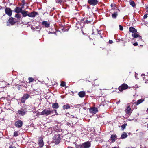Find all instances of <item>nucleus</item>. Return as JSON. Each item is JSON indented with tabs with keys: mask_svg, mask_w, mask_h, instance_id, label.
Segmentation results:
<instances>
[{
	"mask_svg": "<svg viewBox=\"0 0 148 148\" xmlns=\"http://www.w3.org/2000/svg\"><path fill=\"white\" fill-rule=\"evenodd\" d=\"M137 38V41H139V40H139V39L138 38Z\"/></svg>",
	"mask_w": 148,
	"mask_h": 148,
	"instance_id": "46",
	"label": "nucleus"
},
{
	"mask_svg": "<svg viewBox=\"0 0 148 148\" xmlns=\"http://www.w3.org/2000/svg\"><path fill=\"white\" fill-rule=\"evenodd\" d=\"M9 148H16L14 146L12 145H10V146Z\"/></svg>",
	"mask_w": 148,
	"mask_h": 148,
	"instance_id": "36",
	"label": "nucleus"
},
{
	"mask_svg": "<svg viewBox=\"0 0 148 148\" xmlns=\"http://www.w3.org/2000/svg\"><path fill=\"white\" fill-rule=\"evenodd\" d=\"M60 85L61 86L64 87L65 86V83L64 82H62Z\"/></svg>",
	"mask_w": 148,
	"mask_h": 148,
	"instance_id": "32",
	"label": "nucleus"
},
{
	"mask_svg": "<svg viewBox=\"0 0 148 148\" xmlns=\"http://www.w3.org/2000/svg\"><path fill=\"white\" fill-rule=\"evenodd\" d=\"M15 17L18 19H20L21 17V16L19 14H17L15 15Z\"/></svg>",
	"mask_w": 148,
	"mask_h": 148,
	"instance_id": "31",
	"label": "nucleus"
},
{
	"mask_svg": "<svg viewBox=\"0 0 148 148\" xmlns=\"http://www.w3.org/2000/svg\"><path fill=\"white\" fill-rule=\"evenodd\" d=\"M66 116L70 118H71V115H70V114L69 113H67L66 114Z\"/></svg>",
	"mask_w": 148,
	"mask_h": 148,
	"instance_id": "33",
	"label": "nucleus"
},
{
	"mask_svg": "<svg viewBox=\"0 0 148 148\" xmlns=\"http://www.w3.org/2000/svg\"><path fill=\"white\" fill-rule=\"evenodd\" d=\"M30 97V95L27 94H25L22 97L21 99V102L22 103H24L26 100L27 99Z\"/></svg>",
	"mask_w": 148,
	"mask_h": 148,
	"instance_id": "7",
	"label": "nucleus"
},
{
	"mask_svg": "<svg viewBox=\"0 0 148 148\" xmlns=\"http://www.w3.org/2000/svg\"><path fill=\"white\" fill-rule=\"evenodd\" d=\"M127 134L126 133L124 132L121 135V139L125 138L127 137Z\"/></svg>",
	"mask_w": 148,
	"mask_h": 148,
	"instance_id": "22",
	"label": "nucleus"
},
{
	"mask_svg": "<svg viewBox=\"0 0 148 148\" xmlns=\"http://www.w3.org/2000/svg\"><path fill=\"white\" fill-rule=\"evenodd\" d=\"M119 29L120 30H123V27H122V26L120 25H119Z\"/></svg>",
	"mask_w": 148,
	"mask_h": 148,
	"instance_id": "35",
	"label": "nucleus"
},
{
	"mask_svg": "<svg viewBox=\"0 0 148 148\" xmlns=\"http://www.w3.org/2000/svg\"><path fill=\"white\" fill-rule=\"evenodd\" d=\"M53 110L51 111L49 110V108L45 109L42 111L40 113L41 115H45L46 116L52 113Z\"/></svg>",
	"mask_w": 148,
	"mask_h": 148,
	"instance_id": "1",
	"label": "nucleus"
},
{
	"mask_svg": "<svg viewBox=\"0 0 148 148\" xmlns=\"http://www.w3.org/2000/svg\"><path fill=\"white\" fill-rule=\"evenodd\" d=\"M130 31L132 32V34L136 33L137 32V30L135 28L133 27H130L129 29Z\"/></svg>",
	"mask_w": 148,
	"mask_h": 148,
	"instance_id": "21",
	"label": "nucleus"
},
{
	"mask_svg": "<svg viewBox=\"0 0 148 148\" xmlns=\"http://www.w3.org/2000/svg\"><path fill=\"white\" fill-rule=\"evenodd\" d=\"M112 4H111V7H112Z\"/></svg>",
	"mask_w": 148,
	"mask_h": 148,
	"instance_id": "49",
	"label": "nucleus"
},
{
	"mask_svg": "<svg viewBox=\"0 0 148 148\" xmlns=\"http://www.w3.org/2000/svg\"><path fill=\"white\" fill-rule=\"evenodd\" d=\"M137 107H136V108L135 109H137Z\"/></svg>",
	"mask_w": 148,
	"mask_h": 148,
	"instance_id": "50",
	"label": "nucleus"
},
{
	"mask_svg": "<svg viewBox=\"0 0 148 148\" xmlns=\"http://www.w3.org/2000/svg\"><path fill=\"white\" fill-rule=\"evenodd\" d=\"M26 112L25 109H21L18 111V114L21 115H23L25 114Z\"/></svg>",
	"mask_w": 148,
	"mask_h": 148,
	"instance_id": "10",
	"label": "nucleus"
},
{
	"mask_svg": "<svg viewBox=\"0 0 148 148\" xmlns=\"http://www.w3.org/2000/svg\"><path fill=\"white\" fill-rule=\"evenodd\" d=\"M23 4L22 5L23 6L24 5H25V4H26V3H25L24 0H23Z\"/></svg>",
	"mask_w": 148,
	"mask_h": 148,
	"instance_id": "43",
	"label": "nucleus"
},
{
	"mask_svg": "<svg viewBox=\"0 0 148 148\" xmlns=\"http://www.w3.org/2000/svg\"><path fill=\"white\" fill-rule=\"evenodd\" d=\"M85 92L84 91H80L79 92L78 95L81 98H83L84 97L85 95Z\"/></svg>",
	"mask_w": 148,
	"mask_h": 148,
	"instance_id": "18",
	"label": "nucleus"
},
{
	"mask_svg": "<svg viewBox=\"0 0 148 148\" xmlns=\"http://www.w3.org/2000/svg\"><path fill=\"white\" fill-rule=\"evenodd\" d=\"M127 125V124L124 123L121 126V128L122 130H123L125 128L126 126Z\"/></svg>",
	"mask_w": 148,
	"mask_h": 148,
	"instance_id": "29",
	"label": "nucleus"
},
{
	"mask_svg": "<svg viewBox=\"0 0 148 148\" xmlns=\"http://www.w3.org/2000/svg\"><path fill=\"white\" fill-rule=\"evenodd\" d=\"M127 114L130 115L132 112V111L130 106H128L125 110Z\"/></svg>",
	"mask_w": 148,
	"mask_h": 148,
	"instance_id": "14",
	"label": "nucleus"
},
{
	"mask_svg": "<svg viewBox=\"0 0 148 148\" xmlns=\"http://www.w3.org/2000/svg\"><path fill=\"white\" fill-rule=\"evenodd\" d=\"M71 118H76V117H75V116H73V115H71Z\"/></svg>",
	"mask_w": 148,
	"mask_h": 148,
	"instance_id": "42",
	"label": "nucleus"
},
{
	"mask_svg": "<svg viewBox=\"0 0 148 148\" xmlns=\"http://www.w3.org/2000/svg\"><path fill=\"white\" fill-rule=\"evenodd\" d=\"M67 148H74L70 146L68 147Z\"/></svg>",
	"mask_w": 148,
	"mask_h": 148,
	"instance_id": "45",
	"label": "nucleus"
},
{
	"mask_svg": "<svg viewBox=\"0 0 148 148\" xmlns=\"http://www.w3.org/2000/svg\"><path fill=\"white\" fill-rule=\"evenodd\" d=\"M23 124L22 121L20 120L16 121L15 123V126L18 128L21 127Z\"/></svg>",
	"mask_w": 148,
	"mask_h": 148,
	"instance_id": "6",
	"label": "nucleus"
},
{
	"mask_svg": "<svg viewBox=\"0 0 148 148\" xmlns=\"http://www.w3.org/2000/svg\"><path fill=\"white\" fill-rule=\"evenodd\" d=\"M42 24L46 27H49V23L47 21H43L42 22Z\"/></svg>",
	"mask_w": 148,
	"mask_h": 148,
	"instance_id": "20",
	"label": "nucleus"
},
{
	"mask_svg": "<svg viewBox=\"0 0 148 148\" xmlns=\"http://www.w3.org/2000/svg\"><path fill=\"white\" fill-rule=\"evenodd\" d=\"M31 29L32 30H34V28L33 27H32V26L31 27Z\"/></svg>",
	"mask_w": 148,
	"mask_h": 148,
	"instance_id": "41",
	"label": "nucleus"
},
{
	"mask_svg": "<svg viewBox=\"0 0 148 148\" xmlns=\"http://www.w3.org/2000/svg\"><path fill=\"white\" fill-rule=\"evenodd\" d=\"M138 33H137V32H136V33L132 34V35L134 38H138L139 40H141L142 37L140 36Z\"/></svg>",
	"mask_w": 148,
	"mask_h": 148,
	"instance_id": "12",
	"label": "nucleus"
},
{
	"mask_svg": "<svg viewBox=\"0 0 148 148\" xmlns=\"http://www.w3.org/2000/svg\"><path fill=\"white\" fill-rule=\"evenodd\" d=\"M89 112L90 113L95 114L98 111V109L95 107H91L89 109Z\"/></svg>",
	"mask_w": 148,
	"mask_h": 148,
	"instance_id": "4",
	"label": "nucleus"
},
{
	"mask_svg": "<svg viewBox=\"0 0 148 148\" xmlns=\"http://www.w3.org/2000/svg\"><path fill=\"white\" fill-rule=\"evenodd\" d=\"M5 13L6 14L9 16H10L12 14V10L9 8H6L5 10Z\"/></svg>",
	"mask_w": 148,
	"mask_h": 148,
	"instance_id": "8",
	"label": "nucleus"
},
{
	"mask_svg": "<svg viewBox=\"0 0 148 148\" xmlns=\"http://www.w3.org/2000/svg\"><path fill=\"white\" fill-rule=\"evenodd\" d=\"M57 2V3H61V2H60V1H56Z\"/></svg>",
	"mask_w": 148,
	"mask_h": 148,
	"instance_id": "44",
	"label": "nucleus"
},
{
	"mask_svg": "<svg viewBox=\"0 0 148 148\" xmlns=\"http://www.w3.org/2000/svg\"><path fill=\"white\" fill-rule=\"evenodd\" d=\"M128 86L126 84H123L119 87V91H122L123 90L127 89L128 88Z\"/></svg>",
	"mask_w": 148,
	"mask_h": 148,
	"instance_id": "3",
	"label": "nucleus"
},
{
	"mask_svg": "<svg viewBox=\"0 0 148 148\" xmlns=\"http://www.w3.org/2000/svg\"><path fill=\"white\" fill-rule=\"evenodd\" d=\"M147 17V14H145L144 15L143 18L144 19H146Z\"/></svg>",
	"mask_w": 148,
	"mask_h": 148,
	"instance_id": "37",
	"label": "nucleus"
},
{
	"mask_svg": "<svg viewBox=\"0 0 148 148\" xmlns=\"http://www.w3.org/2000/svg\"><path fill=\"white\" fill-rule=\"evenodd\" d=\"M130 4L132 7H134L136 6L134 2L132 0H130Z\"/></svg>",
	"mask_w": 148,
	"mask_h": 148,
	"instance_id": "26",
	"label": "nucleus"
},
{
	"mask_svg": "<svg viewBox=\"0 0 148 148\" xmlns=\"http://www.w3.org/2000/svg\"><path fill=\"white\" fill-rule=\"evenodd\" d=\"M18 136V134L17 132H14V136Z\"/></svg>",
	"mask_w": 148,
	"mask_h": 148,
	"instance_id": "34",
	"label": "nucleus"
},
{
	"mask_svg": "<svg viewBox=\"0 0 148 148\" xmlns=\"http://www.w3.org/2000/svg\"><path fill=\"white\" fill-rule=\"evenodd\" d=\"M82 148H88L91 145L90 143L88 141L82 144Z\"/></svg>",
	"mask_w": 148,
	"mask_h": 148,
	"instance_id": "9",
	"label": "nucleus"
},
{
	"mask_svg": "<svg viewBox=\"0 0 148 148\" xmlns=\"http://www.w3.org/2000/svg\"><path fill=\"white\" fill-rule=\"evenodd\" d=\"M61 140L60 136V135H56L53 138V141L54 142L58 144Z\"/></svg>",
	"mask_w": 148,
	"mask_h": 148,
	"instance_id": "2",
	"label": "nucleus"
},
{
	"mask_svg": "<svg viewBox=\"0 0 148 148\" xmlns=\"http://www.w3.org/2000/svg\"><path fill=\"white\" fill-rule=\"evenodd\" d=\"M144 101V99H141L139 100H138L137 101L135 102L134 103L135 105L137 106L138 105L140 104L142 102H143Z\"/></svg>",
	"mask_w": 148,
	"mask_h": 148,
	"instance_id": "19",
	"label": "nucleus"
},
{
	"mask_svg": "<svg viewBox=\"0 0 148 148\" xmlns=\"http://www.w3.org/2000/svg\"><path fill=\"white\" fill-rule=\"evenodd\" d=\"M126 148H129V147H127Z\"/></svg>",
	"mask_w": 148,
	"mask_h": 148,
	"instance_id": "51",
	"label": "nucleus"
},
{
	"mask_svg": "<svg viewBox=\"0 0 148 148\" xmlns=\"http://www.w3.org/2000/svg\"><path fill=\"white\" fill-rule=\"evenodd\" d=\"M14 20L15 19L14 18L12 17L10 18L8 20L9 23L11 24V25H13L16 22Z\"/></svg>",
	"mask_w": 148,
	"mask_h": 148,
	"instance_id": "16",
	"label": "nucleus"
},
{
	"mask_svg": "<svg viewBox=\"0 0 148 148\" xmlns=\"http://www.w3.org/2000/svg\"><path fill=\"white\" fill-rule=\"evenodd\" d=\"M37 14V12H33L31 13L28 14L27 16L30 17H34Z\"/></svg>",
	"mask_w": 148,
	"mask_h": 148,
	"instance_id": "13",
	"label": "nucleus"
},
{
	"mask_svg": "<svg viewBox=\"0 0 148 148\" xmlns=\"http://www.w3.org/2000/svg\"><path fill=\"white\" fill-rule=\"evenodd\" d=\"M54 111H55V112L57 114L56 110H54Z\"/></svg>",
	"mask_w": 148,
	"mask_h": 148,
	"instance_id": "47",
	"label": "nucleus"
},
{
	"mask_svg": "<svg viewBox=\"0 0 148 148\" xmlns=\"http://www.w3.org/2000/svg\"><path fill=\"white\" fill-rule=\"evenodd\" d=\"M22 11V8L19 7H16L15 9V11L17 13L21 12Z\"/></svg>",
	"mask_w": 148,
	"mask_h": 148,
	"instance_id": "17",
	"label": "nucleus"
},
{
	"mask_svg": "<svg viewBox=\"0 0 148 148\" xmlns=\"http://www.w3.org/2000/svg\"><path fill=\"white\" fill-rule=\"evenodd\" d=\"M90 21H88V20H86L85 21V23H87V24L90 23Z\"/></svg>",
	"mask_w": 148,
	"mask_h": 148,
	"instance_id": "38",
	"label": "nucleus"
},
{
	"mask_svg": "<svg viewBox=\"0 0 148 148\" xmlns=\"http://www.w3.org/2000/svg\"><path fill=\"white\" fill-rule=\"evenodd\" d=\"M146 111H147H147H148V108L147 110Z\"/></svg>",
	"mask_w": 148,
	"mask_h": 148,
	"instance_id": "48",
	"label": "nucleus"
},
{
	"mask_svg": "<svg viewBox=\"0 0 148 148\" xmlns=\"http://www.w3.org/2000/svg\"><path fill=\"white\" fill-rule=\"evenodd\" d=\"M44 143L43 140V138L41 137L39 138L38 145L40 147H43L44 145Z\"/></svg>",
	"mask_w": 148,
	"mask_h": 148,
	"instance_id": "11",
	"label": "nucleus"
},
{
	"mask_svg": "<svg viewBox=\"0 0 148 148\" xmlns=\"http://www.w3.org/2000/svg\"><path fill=\"white\" fill-rule=\"evenodd\" d=\"M117 136L115 134L112 135L110 140L111 141V142H114L115 141V139L117 138Z\"/></svg>",
	"mask_w": 148,
	"mask_h": 148,
	"instance_id": "15",
	"label": "nucleus"
},
{
	"mask_svg": "<svg viewBox=\"0 0 148 148\" xmlns=\"http://www.w3.org/2000/svg\"><path fill=\"white\" fill-rule=\"evenodd\" d=\"M147 119H148V117L147 118Z\"/></svg>",
	"mask_w": 148,
	"mask_h": 148,
	"instance_id": "52",
	"label": "nucleus"
},
{
	"mask_svg": "<svg viewBox=\"0 0 148 148\" xmlns=\"http://www.w3.org/2000/svg\"><path fill=\"white\" fill-rule=\"evenodd\" d=\"M109 43L110 44H112L113 43V41L112 40H109Z\"/></svg>",
	"mask_w": 148,
	"mask_h": 148,
	"instance_id": "40",
	"label": "nucleus"
},
{
	"mask_svg": "<svg viewBox=\"0 0 148 148\" xmlns=\"http://www.w3.org/2000/svg\"><path fill=\"white\" fill-rule=\"evenodd\" d=\"M88 2L89 4L92 6H95L99 3L98 0H88Z\"/></svg>",
	"mask_w": 148,
	"mask_h": 148,
	"instance_id": "5",
	"label": "nucleus"
},
{
	"mask_svg": "<svg viewBox=\"0 0 148 148\" xmlns=\"http://www.w3.org/2000/svg\"><path fill=\"white\" fill-rule=\"evenodd\" d=\"M28 12L27 11H23L21 12V13L22 14L23 16L25 17L28 14H27V12Z\"/></svg>",
	"mask_w": 148,
	"mask_h": 148,
	"instance_id": "27",
	"label": "nucleus"
},
{
	"mask_svg": "<svg viewBox=\"0 0 148 148\" xmlns=\"http://www.w3.org/2000/svg\"><path fill=\"white\" fill-rule=\"evenodd\" d=\"M133 45L134 46H137L138 45V43L137 42L134 43L133 44Z\"/></svg>",
	"mask_w": 148,
	"mask_h": 148,
	"instance_id": "39",
	"label": "nucleus"
},
{
	"mask_svg": "<svg viewBox=\"0 0 148 148\" xmlns=\"http://www.w3.org/2000/svg\"><path fill=\"white\" fill-rule=\"evenodd\" d=\"M74 143L75 145L76 148H82V145H77L76 142H75Z\"/></svg>",
	"mask_w": 148,
	"mask_h": 148,
	"instance_id": "28",
	"label": "nucleus"
},
{
	"mask_svg": "<svg viewBox=\"0 0 148 148\" xmlns=\"http://www.w3.org/2000/svg\"><path fill=\"white\" fill-rule=\"evenodd\" d=\"M70 105L68 104H66V105H64L63 106V108L64 110L69 109L70 108Z\"/></svg>",
	"mask_w": 148,
	"mask_h": 148,
	"instance_id": "24",
	"label": "nucleus"
},
{
	"mask_svg": "<svg viewBox=\"0 0 148 148\" xmlns=\"http://www.w3.org/2000/svg\"><path fill=\"white\" fill-rule=\"evenodd\" d=\"M28 80H29V83H30L33 82L34 81V79L32 77H29L28 78Z\"/></svg>",
	"mask_w": 148,
	"mask_h": 148,
	"instance_id": "30",
	"label": "nucleus"
},
{
	"mask_svg": "<svg viewBox=\"0 0 148 148\" xmlns=\"http://www.w3.org/2000/svg\"><path fill=\"white\" fill-rule=\"evenodd\" d=\"M118 14L117 12H115L112 14V17L114 19L116 18Z\"/></svg>",
	"mask_w": 148,
	"mask_h": 148,
	"instance_id": "25",
	"label": "nucleus"
},
{
	"mask_svg": "<svg viewBox=\"0 0 148 148\" xmlns=\"http://www.w3.org/2000/svg\"><path fill=\"white\" fill-rule=\"evenodd\" d=\"M147 128H148V126H147Z\"/></svg>",
	"mask_w": 148,
	"mask_h": 148,
	"instance_id": "53",
	"label": "nucleus"
},
{
	"mask_svg": "<svg viewBox=\"0 0 148 148\" xmlns=\"http://www.w3.org/2000/svg\"><path fill=\"white\" fill-rule=\"evenodd\" d=\"M59 107L58 104V103H54L52 105V107L53 108L58 109Z\"/></svg>",
	"mask_w": 148,
	"mask_h": 148,
	"instance_id": "23",
	"label": "nucleus"
}]
</instances>
